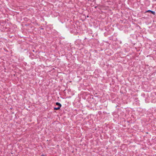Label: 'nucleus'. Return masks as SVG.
<instances>
[{"label": "nucleus", "instance_id": "obj_1", "mask_svg": "<svg viewBox=\"0 0 156 156\" xmlns=\"http://www.w3.org/2000/svg\"><path fill=\"white\" fill-rule=\"evenodd\" d=\"M147 12H150V13H151L152 14H153L154 15H155V13L154 11H151V10H148L146 11V12H145V13H146Z\"/></svg>", "mask_w": 156, "mask_h": 156}, {"label": "nucleus", "instance_id": "obj_5", "mask_svg": "<svg viewBox=\"0 0 156 156\" xmlns=\"http://www.w3.org/2000/svg\"><path fill=\"white\" fill-rule=\"evenodd\" d=\"M41 156H44V155H42Z\"/></svg>", "mask_w": 156, "mask_h": 156}, {"label": "nucleus", "instance_id": "obj_2", "mask_svg": "<svg viewBox=\"0 0 156 156\" xmlns=\"http://www.w3.org/2000/svg\"><path fill=\"white\" fill-rule=\"evenodd\" d=\"M56 105H57L58 106V107H59L60 108H61L62 106L61 104L60 103H59L58 102H57L56 103Z\"/></svg>", "mask_w": 156, "mask_h": 156}, {"label": "nucleus", "instance_id": "obj_4", "mask_svg": "<svg viewBox=\"0 0 156 156\" xmlns=\"http://www.w3.org/2000/svg\"><path fill=\"white\" fill-rule=\"evenodd\" d=\"M43 29H43V28H41V30H43Z\"/></svg>", "mask_w": 156, "mask_h": 156}, {"label": "nucleus", "instance_id": "obj_3", "mask_svg": "<svg viewBox=\"0 0 156 156\" xmlns=\"http://www.w3.org/2000/svg\"><path fill=\"white\" fill-rule=\"evenodd\" d=\"M60 108H61L58 107H55L54 108V110H58L60 109Z\"/></svg>", "mask_w": 156, "mask_h": 156}]
</instances>
